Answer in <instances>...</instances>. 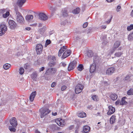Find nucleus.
I'll return each mask as SVG.
<instances>
[{
	"label": "nucleus",
	"instance_id": "nucleus-1",
	"mask_svg": "<svg viewBox=\"0 0 133 133\" xmlns=\"http://www.w3.org/2000/svg\"><path fill=\"white\" fill-rule=\"evenodd\" d=\"M40 117L42 118L46 115H48L51 112V111L46 108H42L40 110Z\"/></svg>",
	"mask_w": 133,
	"mask_h": 133
},
{
	"label": "nucleus",
	"instance_id": "nucleus-2",
	"mask_svg": "<svg viewBox=\"0 0 133 133\" xmlns=\"http://www.w3.org/2000/svg\"><path fill=\"white\" fill-rule=\"evenodd\" d=\"M57 71V69L56 68H49L46 71L45 74L47 75H53L55 74Z\"/></svg>",
	"mask_w": 133,
	"mask_h": 133
},
{
	"label": "nucleus",
	"instance_id": "nucleus-3",
	"mask_svg": "<svg viewBox=\"0 0 133 133\" xmlns=\"http://www.w3.org/2000/svg\"><path fill=\"white\" fill-rule=\"evenodd\" d=\"M77 65V62L76 61H74L69 64L68 67V70L70 71L73 70Z\"/></svg>",
	"mask_w": 133,
	"mask_h": 133
},
{
	"label": "nucleus",
	"instance_id": "nucleus-4",
	"mask_svg": "<svg viewBox=\"0 0 133 133\" xmlns=\"http://www.w3.org/2000/svg\"><path fill=\"white\" fill-rule=\"evenodd\" d=\"M7 30L6 26L4 24H1L0 25V36H2L4 34Z\"/></svg>",
	"mask_w": 133,
	"mask_h": 133
},
{
	"label": "nucleus",
	"instance_id": "nucleus-5",
	"mask_svg": "<svg viewBox=\"0 0 133 133\" xmlns=\"http://www.w3.org/2000/svg\"><path fill=\"white\" fill-rule=\"evenodd\" d=\"M83 89V86L81 84H77L75 87V91L76 94H79L80 93Z\"/></svg>",
	"mask_w": 133,
	"mask_h": 133
},
{
	"label": "nucleus",
	"instance_id": "nucleus-6",
	"mask_svg": "<svg viewBox=\"0 0 133 133\" xmlns=\"http://www.w3.org/2000/svg\"><path fill=\"white\" fill-rule=\"evenodd\" d=\"M43 50V46L41 44H37L36 46V50L37 54H39L42 53Z\"/></svg>",
	"mask_w": 133,
	"mask_h": 133
},
{
	"label": "nucleus",
	"instance_id": "nucleus-7",
	"mask_svg": "<svg viewBox=\"0 0 133 133\" xmlns=\"http://www.w3.org/2000/svg\"><path fill=\"white\" fill-rule=\"evenodd\" d=\"M16 15L17 22L21 23H23L24 21V19L21 14L20 13H18Z\"/></svg>",
	"mask_w": 133,
	"mask_h": 133
},
{
	"label": "nucleus",
	"instance_id": "nucleus-8",
	"mask_svg": "<svg viewBox=\"0 0 133 133\" xmlns=\"http://www.w3.org/2000/svg\"><path fill=\"white\" fill-rule=\"evenodd\" d=\"M8 23L10 28L11 29H14L17 26L16 23L12 20L9 21Z\"/></svg>",
	"mask_w": 133,
	"mask_h": 133
},
{
	"label": "nucleus",
	"instance_id": "nucleus-9",
	"mask_svg": "<svg viewBox=\"0 0 133 133\" xmlns=\"http://www.w3.org/2000/svg\"><path fill=\"white\" fill-rule=\"evenodd\" d=\"M71 53V51L70 50H66L62 56V58L64 59L69 56Z\"/></svg>",
	"mask_w": 133,
	"mask_h": 133
},
{
	"label": "nucleus",
	"instance_id": "nucleus-10",
	"mask_svg": "<svg viewBox=\"0 0 133 133\" xmlns=\"http://www.w3.org/2000/svg\"><path fill=\"white\" fill-rule=\"evenodd\" d=\"M39 19L44 21H46L48 18V17L44 13H40L39 14Z\"/></svg>",
	"mask_w": 133,
	"mask_h": 133
},
{
	"label": "nucleus",
	"instance_id": "nucleus-11",
	"mask_svg": "<svg viewBox=\"0 0 133 133\" xmlns=\"http://www.w3.org/2000/svg\"><path fill=\"white\" fill-rule=\"evenodd\" d=\"M10 124L14 127H16L17 123L16 118L14 117L12 118L10 121Z\"/></svg>",
	"mask_w": 133,
	"mask_h": 133
},
{
	"label": "nucleus",
	"instance_id": "nucleus-12",
	"mask_svg": "<svg viewBox=\"0 0 133 133\" xmlns=\"http://www.w3.org/2000/svg\"><path fill=\"white\" fill-rule=\"evenodd\" d=\"M108 108L109 110L107 113L108 115H111L115 112V109L114 107L110 105L109 106Z\"/></svg>",
	"mask_w": 133,
	"mask_h": 133
},
{
	"label": "nucleus",
	"instance_id": "nucleus-13",
	"mask_svg": "<svg viewBox=\"0 0 133 133\" xmlns=\"http://www.w3.org/2000/svg\"><path fill=\"white\" fill-rule=\"evenodd\" d=\"M115 70L114 68L112 67L107 69L106 71V74L108 75H111L114 72Z\"/></svg>",
	"mask_w": 133,
	"mask_h": 133
},
{
	"label": "nucleus",
	"instance_id": "nucleus-14",
	"mask_svg": "<svg viewBox=\"0 0 133 133\" xmlns=\"http://www.w3.org/2000/svg\"><path fill=\"white\" fill-rule=\"evenodd\" d=\"M66 49L67 46H63L62 47L59 51L58 54V56L59 57L61 56L62 53L65 51Z\"/></svg>",
	"mask_w": 133,
	"mask_h": 133
},
{
	"label": "nucleus",
	"instance_id": "nucleus-15",
	"mask_svg": "<svg viewBox=\"0 0 133 133\" xmlns=\"http://www.w3.org/2000/svg\"><path fill=\"white\" fill-rule=\"evenodd\" d=\"M56 122L58 125L61 127L64 126L65 124V122L64 120L61 119L59 120L58 119L56 121Z\"/></svg>",
	"mask_w": 133,
	"mask_h": 133
},
{
	"label": "nucleus",
	"instance_id": "nucleus-16",
	"mask_svg": "<svg viewBox=\"0 0 133 133\" xmlns=\"http://www.w3.org/2000/svg\"><path fill=\"white\" fill-rule=\"evenodd\" d=\"M96 64L95 63L90 65V71L91 73H92L95 71L96 69Z\"/></svg>",
	"mask_w": 133,
	"mask_h": 133
},
{
	"label": "nucleus",
	"instance_id": "nucleus-17",
	"mask_svg": "<svg viewBox=\"0 0 133 133\" xmlns=\"http://www.w3.org/2000/svg\"><path fill=\"white\" fill-rule=\"evenodd\" d=\"M26 0H18L17 4L19 6L21 7L23 4L25 3Z\"/></svg>",
	"mask_w": 133,
	"mask_h": 133
},
{
	"label": "nucleus",
	"instance_id": "nucleus-18",
	"mask_svg": "<svg viewBox=\"0 0 133 133\" xmlns=\"http://www.w3.org/2000/svg\"><path fill=\"white\" fill-rule=\"evenodd\" d=\"M62 13L64 17H66L68 16V12L67 8H65L63 9L62 11Z\"/></svg>",
	"mask_w": 133,
	"mask_h": 133
},
{
	"label": "nucleus",
	"instance_id": "nucleus-19",
	"mask_svg": "<svg viewBox=\"0 0 133 133\" xmlns=\"http://www.w3.org/2000/svg\"><path fill=\"white\" fill-rule=\"evenodd\" d=\"M90 127L89 126L85 125L84 127L83 131L85 133H87L90 131Z\"/></svg>",
	"mask_w": 133,
	"mask_h": 133
},
{
	"label": "nucleus",
	"instance_id": "nucleus-20",
	"mask_svg": "<svg viewBox=\"0 0 133 133\" xmlns=\"http://www.w3.org/2000/svg\"><path fill=\"white\" fill-rule=\"evenodd\" d=\"M36 94V91L33 92L31 93L30 97V99L31 101L32 102L33 101Z\"/></svg>",
	"mask_w": 133,
	"mask_h": 133
},
{
	"label": "nucleus",
	"instance_id": "nucleus-21",
	"mask_svg": "<svg viewBox=\"0 0 133 133\" xmlns=\"http://www.w3.org/2000/svg\"><path fill=\"white\" fill-rule=\"evenodd\" d=\"M48 57V60L50 62H55L56 59V57L54 56L49 55Z\"/></svg>",
	"mask_w": 133,
	"mask_h": 133
},
{
	"label": "nucleus",
	"instance_id": "nucleus-22",
	"mask_svg": "<svg viewBox=\"0 0 133 133\" xmlns=\"http://www.w3.org/2000/svg\"><path fill=\"white\" fill-rule=\"evenodd\" d=\"M110 97L112 100L115 101L117 98V96L115 94H112L110 95Z\"/></svg>",
	"mask_w": 133,
	"mask_h": 133
},
{
	"label": "nucleus",
	"instance_id": "nucleus-23",
	"mask_svg": "<svg viewBox=\"0 0 133 133\" xmlns=\"http://www.w3.org/2000/svg\"><path fill=\"white\" fill-rule=\"evenodd\" d=\"M126 97H123L121 100L120 105H126L127 102L125 101V99L126 98Z\"/></svg>",
	"mask_w": 133,
	"mask_h": 133
},
{
	"label": "nucleus",
	"instance_id": "nucleus-24",
	"mask_svg": "<svg viewBox=\"0 0 133 133\" xmlns=\"http://www.w3.org/2000/svg\"><path fill=\"white\" fill-rule=\"evenodd\" d=\"M37 74L36 72H34L31 75V77L33 80L35 81H36L37 80Z\"/></svg>",
	"mask_w": 133,
	"mask_h": 133
},
{
	"label": "nucleus",
	"instance_id": "nucleus-25",
	"mask_svg": "<svg viewBox=\"0 0 133 133\" xmlns=\"http://www.w3.org/2000/svg\"><path fill=\"white\" fill-rule=\"evenodd\" d=\"M130 77V76L129 75H126L123 79L124 81L125 82H128L130 81L131 80Z\"/></svg>",
	"mask_w": 133,
	"mask_h": 133
},
{
	"label": "nucleus",
	"instance_id": "nucleus-26",
	"mask_svg": "<svg viewBox=\"0 0 133 133\" xmlns=\"http://www.w3.org/2000/svg\"><path fill=\"white\" fill-rule=\"evenodd\" d=\"M25 18L26 20L29 21L33 18V16L32 15H28L26 16Z\"/></svg>",
	"mask_w": 133,
	"mask_h": 133
},
{
	"label": "nucleus",
	"instance_id": "nucleus-27",
	"mask_svg": "<svg viewBox=\"0 0 133 133\" xmlns=\"http://www.w3.org/2000/svg\"><path fill=\"white\" fill-rule=\"evenodd\" d=\"M100 58L97 56H95L94 57L93 60L94 63H97L99 62V61Z\"/></svg>",
	"mask_w": 133,
	"mask_h": 133
},
{
	"label": "nucleus",
	"instance_id": "nucleus-28",
	"mask_svg": "<svg viewBox=\"0 0 133 133\" xmlns=\"http://www.w3.org/2000/svg\"><path fill=\"white\" fill-rule=\"evenodd\" d=\"M115 119V116H114L112 115L110 119V123L111 124H113L114 123Z\"/></svg>",
	"mask_w": 133,
	"mask_h": 133
},
{
	"label": "nucleus",
	"instance_id": "nucleus-29",
	"mask_svg": "<svg viewBox=\"0 0 133 133\" xmlns=\"http://www.w3.org/2000/svg\"><path fill=\"white\" fill-rule=\"evenodd\" d=\"M56 64V62H50L48 63V65L49 67H54Z\"/></svg>",
	"mask_w": 133,
	"mask_h": 133
},
{
	"label": "nucleus",
	"instance_id": "nucleus-30",
	"mask_svg": "<svg viewBox=\"0 0 133 133\" xmlns=\"http://www.w3.org/2000/svg\"><path fill=\"white\" fill-rule=\"evenodd\" d=\"M80 11V9L79 8H77L76 9L72 11V12L75 14H78Z\"/></svg>",
	"mask_w": 133,
	"mask_h": 133
},
{
	"label": "nucleus",
	"instance_id": "nucleus-31",
	"mask_svg": "<svg viewBox=\"0 0 133 133\" xmlns=\"http://www.w3.org/2000/svg\"><path fill=\"white\" fill-rule=\"evenodd\" d=\"M16 127H14V126H9V129L10 131L11 132H15L16 131V129L15 128Z\"/></svg>",
	"mask_w": 133,
	"mask_h": 133
},
{
	"label": "nucleus",
	"instance_id": "nucleus-32",
	"mask_svg": "<svg viewBox=\"0 0 133 133\" xmlns=\"http://www.w3.org/2000/svg\"><path fill=\"white\" fill-rule=\"evenodd\" d=\"M78 116L80 117L83 118L86 116V114L85 112H82L79 114Z\"/></svg>",
	"mask_w": 133,
	"mask_h": 133
},
{
	"label": "nucleus",
	"instance_id": "nucleus-33",
	"mask_svg": "<svg viewBox=\"0 0 133 133\" xmlns=\"http://www.w3.org/2000/svg\"><path fill=\"white\" fill-rule=\"evenodd\" d=\"M11 65L9 64L6 63L3 66L4 69L5 70L8 69L10 67Z\"/></svg>",
	"mask_w": 133,
	"mask_h": 133
},
{
	"label": "nucleus",
	"instance_id": "nucleus-34",
	"mask_svg": "<svg viewBox=\"0 0 133 133\" xmlns=\"http://www.w3.org/2000/svg\"><path fill=\"white\" fill-rule=\"evenodd\" d=\"M127 94L128 95H133V89L130 88L127 91Z\"/></svg>",
	"mask_w": 133,
	"mask_h": 133
},
{
	"label": "nucleus",
	"instance_id": "nucleus-35",
	"mask_svg": "<svg viewBox=\"0 0 133 133\" xmlns=\"http://www.w3.org/2000/svg\"><path fill=\"white\" fill-rule=\"evenodd\" d=\"M83 69V66L82 64H79L77 68L78 70L80 71H82Z\"/></svg>",
	"mask_w": 133,
	"mask_h": 133
},
{
	"label": "nucleus",
	"instance_id": "nucleus-36",
	"mask_svg": "<svg viewBox=\"0 0 133 133\" xmlns=\"http://www.w3.org/2000/svg\"><path fill=\"white\" fill-rule=\"evenodd\" d=\"M123 54V52H116L115 54V56L116 57H120L121 55Z\"/></svg>",
	"mask_w": 133,
	"mask_h": 133
},
{
	"label": "nucleus",
	"instance_id": "nucleus-37",
	"mask_svg": "<svg viewBox=\"0 0 133 133\" xmlns=\"http://www.w3.org/2000/svg\"><path fill=\"white\" fill-rule=\"evenodd\" d=\"M120 44V42L119 41H117L114 43V48H117L119 45Z\"/></svg>",
	"mask_w": 133,
	"mask_h": 133
},
{
	"label": "nucleus",
	"instance_id": "nucleus-38",
	"mask_svg": "<svg viewBox=\"0 0 133 133\" xmlns=\"http://www.w3.org/2000/svg\"><path fill=\"white\" fill-rule=\"evenodd\" d=\"M91 98L94 101H98L99 99L98 96L96 95H93L92 96Z\"/></svg>",
	"mask_w": 133,
	"mask_h": 133
},
{
	"label": "nucleus",
	"instance_id": "nucleus-39",
	"mask_svg": "<svg viewBox=\"0 0 133 133\" xmlns=\"http://www.w3.org/2000/svg\"><path fill=\"white\" fill-rule=\"evenodd\" d=\"M10 15V13L9 11H7L5 13L3 14V17L4 18L7 17Z\"/></svg>",
	"mask_w": 133,
	"mask_h": 133
},
{
	"label": "nucleus",
	"instance_id": "nucleus-40",
	"mask_svg": "<svg viewBox=\"0 0 133 133\" xmlns=\"http://www.w3.org/2000/svg\"><path fill=\"white\" fill-rule=\"evenodd\" d=\"M88 56L89 57H92L93 56V53L91 51H90L88 52L87 54Z\"/></svg>",
	"mask_w": 133,
	"mask_h": 133
},
{
	"label": "nucleus",
	"instance_id": "nucleus-41",
	"mask_svg": "<svg viewBox=\"0 0 133 133\" xmlns=\"http://www.w3.org/2000/svg\"><path fill=\"white\" fill-rule=\"evenodd\" d=\"M133 39V32L130 34L128 36V39L129 40H131Z\"/></svg>",
	"mask_w": 133,
	"mask_h": 133
},
{
	"label": "nucleus",
	"instance_id": "nucleus-42",
	"mask_svg": "<svg viewBox=\"0 0 133 133\" xmlns=\"http://www.w3.org/2000/svg\"><path fill=\"white\" fill-rule=\"evenodd\" d=\"M19 73L20 74H22L24 72V70L23 68H20L19 69Z\"/></svg>",
	"mask_w": 133,
	"mask_h": 133
},
{
	"label": "nucleus",
	"instance_id": "nucleus-43",
	"mask_svg": "<svg viewBox=\"0 0 133 133\" xmlns=\"http://www.w3.org/2000/svg\"><path fill=\"white\" fill-rule=\"evenodd\" d=\"M132 29H133V24L130 25V26H128L127 27V29L128 31H130Z\"/></svg>",
	"mask_w": 133,
	"mask_h": 133
},
{
	"label": "nucleus",
	"instance_id": "nucleus-44",
	"mask_svg": "<svg viewBox=\"0 0 133 133\" xmlns=\"http://www.w3.org/2000/svg\"><path fill=\"white\" fill-rule=\"evenodd\" d=\"M49 8L50 10L52 12H54L55 10V8L52 6H50Z\"/></svg>",
	"mask_w": 133,
	"mask_h": 133
},
{
	"label": "nucleus",
	"instance_id": "nucleus-45",
	"mask_svg": "<svg viewBox=\"0 0 133 133\" xmlns=\"http://www.w3.org/2000/svg\"><path fill=\"white\" fill-rule=\"evenodd\" d=\"M29 65L28 63H26L24 66V67L25 69H28L29 67Z\"/></svg>",
	"mask_w": 133,
	"mask_h": 133
},
{
	"label": "nucleus",
	"instance_id": "nucleus-46",
	"mask_svg": "<svg viewBox=\"0 0 133 133\" xmlns=\"http://www.w3.org/2000/svg\"><path fill=\"white\" fill-rule=\"evenodd\" d=\"M14 10L16 13V15L18 13H20L18 11V8L17 7H16L15 6Z\"/></svg>",
	"mask_w": 133,
	"mask_h": 133
},
{
	"label": "nucleus",
	"instance_id": "nucleus-47",
	"mask_svg": "<svg viewBox=\"0 0 133 133\" xmlns=\"http://www.w3.org/2000/svg\"><path fill=\"white\" fill-rule=\"evenodd\" d=\"M51 43V41L50 40L47 39L46 41V42L45 43V45H48Z\"/></svg>",
	"mask_w": 133,
	"mask_h": 133
},
{
	"label": "nucleus",
	"instance_id": "nucleus-48",
	"mask_svg": "<svg viewBox=\"0 0 133 133\" xmlns=\"http://www.w3.org/2000/svg\"><path fill=\"white\" fill-rule=\"evenodd\" d=\"M74 125H72L70 126L69 127L68 129L69 130H72L74 128Z\"/></svg>",
	"mask_w": 133,
	"mask_h": 133
},
{
	"label": "nucleus",
	"instance_id": "nucleus-49",
	"mask_svg": "<svg viewBox=\"0 0 133 133\" xmlns=\"http://www.w3.org/2000/svg\"><path fill=\"white\" fill-rule=\"evenodd\" d=\"M88 25V23L87 22L85 23L83 25V27L84 28H86Z\"/></svg>",
	"mask_w": 133,
	"mask_h": 133
},
{
	"label": "nucleus",
	"instance_id": "nucleus-50",
	"mask_svg": "<svg viewBox=\"0 0 133 133\" xmlns=\"http://www.w3.org/2000/svg\"><path fill=\"white\" fill-rule=\"evenodd\" d=\"M121 101L119 100H117L115 103V104L116 105H118L119 104H120Z\"/></svg>",
	"mask_w": 133,
	"mask_h": 133
},
{
	"label": "nucleus",
	"instance_id": "nucleus-51",
	"mask_svg": "<svg viewBox=\"0 0 133 133\" xmlns=\"http://www.w3.org/2000/svg\"><path fill=\"white\" fill-rule=\"evenodd\" d=\"M66 87L65 86L63 85L62 87L61 90L62 91H63L66 89Z\"/></svg>",
	"mask_w": 133,
	"mask_h": 133
},
{
	"label": "nucleus",
	"instance_id": "nucleus-52",
	"mask_svg": "<svg viewBox=\"0 0 133 133\" xmlns=\"http://www.w3.org/2000/svg\"><path fill=\"white\" fill-rule=\"evenodd\" d=\"M121 7L120 6L118 5L117 6L116 9V11L117 12L119 11V9H121Z\"/></svg>",
	"mask_w": 133,
	"mask_h": 133
},
{
	"label": "nucleus",
	"instance_id": "nucleus-53",
	"mask_svg": "<svg viewBox=\"0 0 133 133\" xmlns=\"http://www.w3.org/2000/svg\"><path fill=\"white\" fill-rule=\"evenodd\" d=\"M56 85V83L55 82H53L51 85V87H54Z\"/></svg>",
	"mask_w": 133,
	"mask_h": 133
},
{
	"label": "nucleus",
	"instance_id": "nucleus-54",
	"mask_svg": "<svg viewBox=\"0 0 133 133\" xmlns=\"http://www.w3.org/2000/svg\"><path fill=\"white\" fill-rule=\"evenodd\" d=\"M112 18V16H111V17H110V19L109 20H108L106 22L108 23L109 24L110 23V22H111V19Z\"/></svg>",
	"mask_w": 133,
	"mask_h": 133
},
{
	"label": "nucleus",
	"instance_id": "nucleus-55",
	"mask_svg": "<svg viewBox=\"0 0 133 133\" xmlns=\"http://www.w3.org/2000/svg\"><path fill=\"white\" fill-rule=\"evenodd\" d=\"M61 63L62 64V66H63L64 67H65L66 65L65 63V62H62Z\"/></svg>",
	"mask_w": 133,
	"mask_h": 133
},
{
	"label": "nucleus",
	"instance_id": "nucleus-56",
	"mask_svg": "<svg viewBox=\"0 0 133 133\" xmlns=\"http://www.w3.org/2000/svg\"><path fill=\"white\" fill-rule=\"evenodd\" d=\"M44 69V68L43 67H42L40 69V71H43Z\"/></svg>",
	"mask_w": 133,
	"mask_h": 133
},
{
	"label": "nucleus",
	"instance_id": "nucleus-57",
	"mask_svg": "<svg viewBox=\"0 0 133 133\" xmlns=\"http://www.w3.org/2000/svg\"><path fill=\"white\" fill-rule=\"evenodd\" d=\"M116 48H114L113 49L111 50V54H112L116 50Z\"/></svg>",
	"mask_w": 133,
	"mask_h": 133
},
{
	"label": "nucleus",
	"instance_id": "nucleus-58",
	"mask_svg": "<svg viewBox=\"0 0 133 133\" xmlns=\"http://www.w3.org/2000/svg\"><path fill=\"white\" fill-rule=\"evenodd\" d=\"M101 27L103 29H105L106 28V26L105 25H103L101 26Z\"/></svg>",
	"mask_w": 133,
	"mask_h": 133
},
{
	"label": "nucleus",
	"instance_id": "nucleus-59",
	"mask_svg": "<svg viewBox=\"0 0 133 133\" xmlns=\"http://www.w3.org/2000/svg\"><path fill=\"white\" fill-rule=\"evenodd\" d=\"M92 107V105H90L88 106V109H91V107Z\"/></svg>",
	"mask_w": 133,
	"mask_h": 133
},
{
	"label": "nucleus",
	"instance_id": "nucleus-60",
	"mask_svg": "<svg viewBox=\"0 0 133 133\" xmlns=\"http://www.w3.org/2000/svg\"><path fill=\"white\" fill-rule=\"evenodd\" d=\"M25 29L26 30H30V28L29 27H27V28H25Z\"/></svg>",
	"mask_w": 133,
	"mask_h": 133
},
{
	"label": "nucleus",
	"instance_id": "nucleus-61",
	"mask_svg": "<svg viewBox=\"0 0 133 133\" xmlns=\"http://www.w3.org/2000/svg\"><path fill=\"white\" fill-rule=\"evenodd\" d=\"M35 133H41L38 130H36L35 131Z\"/></svg>",
	"mask_w": 133,
	"mask_h": 133
},
{
	"label": "nucleus",
	"instance_id": "nucleus-62",
	"mask_svg": "<svg viewBox=\"0 0 133 133\" xmlns=\"http://www.w3.org/2000/svg\"><path fill=\"white\" fill-rule=\"evenodd\" d=\"M104 83L107 85H109L110 84L109 83H108L107 82H104Z\"/></svg>",
	"mask_w": 133,
	"mask_h": 133
},
{
	"label": "nucleus",
	"instance_id": "nucleus-63",
	"mask_svg": "<svg viewBox=\"0 0 133 133\" xmlns=\"http://www.w3.org/2000/svg\"><path fill=\"white\" fill-rule=\"evenodd\" d=\"M131 16H133V10L131 12Z\"/></svg>",
	"mask_w": 133,
	"mask_h": 133
},
{
	"label": "nucleus",
	"instance_id": "nucleus-64",
	"mask_svg": "<svg viewBox=\"0 0 133 133\" xmlns=\"http://www.w3.org/2000/svg\"><path fill=\"white\" fill-rule=\"evenodd\" d=\"M78 129H76L75 130V133H78Z\"/></svg>",
	"mask_w": 133,
	"mask_h": 133
}]
</instances>
